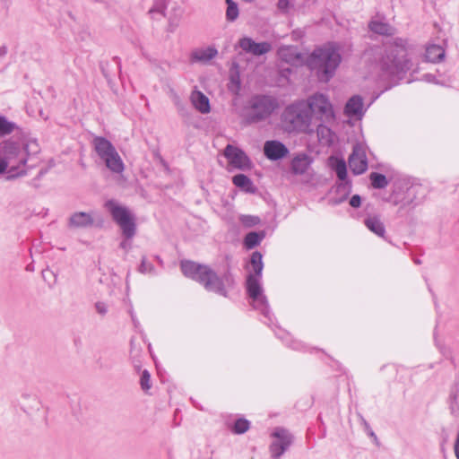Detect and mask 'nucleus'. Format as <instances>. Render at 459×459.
I'll list each match as a JSON object with an SVG mask.
<instances>
[{
    "instance_id": "nucleus-1",
    "label": "nucleus",
    "mask_w": 459,
    "mask_h": 459,
    "mask_svg": "<svg viewBox=\"0 0 459 459\" xmlns=\"http://www.w3.org/2000/svg\"><path fill=\"white\" fill-rule=\"evenodd\" d=\"M180 267L185 276L198 281L206 290L223 297H227L228 290L232 288L235 283L229 268L221 275H219L210 266L192 261H182Z\"/></svg>"
},
{
    "instance_id": "nucleus-2",
    "label": "nucleus",
    "mask_w": 459,
    "mask_h": 459,
    "mask_svg": "<svg viewBox=\"0 0 459 459\" xmlns=\"http://www.w3.org/2000/svg\"><path fill=\"white\" fill-rule=\"evenodd\" d=\"M378 66L381 76L391 81L400 80L410 69V60L407 57V41L395 39L392 44L379 53Z\"/></svg>"
},
{
    "instance_id": "nucleus-3",
    "label": "nucleus",
    "mask_w": 459,
    "mask_h": 459,
    "mask_svg": "<svg viewBox=\"0 0 459 459\" xmlns=\"http://www.w3.org/2000/svg\"><path fill=\"white\" fill-rule=\"evenodd\" d=\"M264 269L263 255L260 252L255 251L250 257V272L247 277L246 289L249 298L252 299L255 309L269 321H272V313L269 307L266 296L262 287V273Z\"/></svg>"
},
{
    "instance_id": "nucleus-4",
    "label": "nucleus",
    "mask_w": 459,
    "mask_h": 459,
    "mask_svg": "<svg viewBox=\"0 0 459 459\" xmlns=\"http://www.w3.org/2000/svg\"><path fill=\"white\" fill-rule=\"evenodd\" d=\"M279 108L278 100L272 95L252 96L241 110V117L247 125L257 124L268 119Z\"/></svg>"
},
{
    "instance_id": "nucleus-5",
    "label": "nucleus",
    "mask_w": 459,
    "mask_h": 459,
    "mask_svg": "<svg viewBox=\"0 0 459 459\" xmlns=\"http://www.w3.org/2000/svg\"><path fill=\"white\" fill-rule=\"evenodd\" d=\"M341 61L339 49L333 46H325L313 51L310 66L320 82H327L334 75Z\"/></svg>"
},
{
    "instance_id": "nucleus-6",
    "label": "nucleus",
    "mask_w": 459,
    "mask_h": 459,
    "mask_svg": "<svg viewBox=\"0 0 459 459\" xmlns=\"http://www.w3.org/2000/svg\"><path fill=\"white\" fill-rule=\"evenodd\" d=\"M311 114L305 101H299L285 108L281 121L289 132L311 134Z\"/></svg>"
},
{
    "instance_id": "nucleus-7",
    "label": "nucleus",
    "mask_w": 459,
    "mask_h": 459,
    "mask_svg": "<svg viewBox=\"0 0 459 459\" xmlns=\"http://www.w3.org/2000/svg\"><path fill=\"white\" fill-rule=\"evenodd\" d=\"M29 145L21 147L14 142H4L2 147V160L8 162L10 168L8 173L10 174L7 178L11 179L16 177L23 176L26 171L20 169L21 166H25L27 158V149Z\"/></svg>"
},
{
    "instance_id": "nucleus-8",
    "label": "nucleus",
    "mask_w": 459,
    "mask_h": 459,
    "mask_svg": "<svg viewBox=\"0 0 459 459\" xmlns=\"http://www.w3.org/2000/svg\"><path fill=\"white\" fill-rule=\"evenodd\" d=\"M92 146L98 156L111 172L115 174L123 173L125 164L109 140L102 136H95L92 140Z\"/></svg>"
},
{
    "instance_id": "nucleus-9",
    "label": "nucleus",
    "mask_w": 459,
    "mask_h": 459,
    "mask_svg": "<svg viewBox=\"0 0 459 459\" xmlns=\"http://www.w3.org/2000/svg\"><path fill=\"white\" fill-rule=\"evenodd\" d=\"M105 207L110 212L115 222L120 227L123 235L127 238H132L136 232V225L134 217L130 211L119 205L114 200H108L105 204Z\"/></svg>"
},
{
    "instance_id": "nucleus-10",
    "label": "nucleus",
    "mask_w": 459,
    "mask_h": 459,
    "mask_svg": "<svg viewBox=\"0 0 459 459\" xmlns=\"http://www.w3.org/2000/svg\"><path fill=\"white\" fill-rule=\"evenodd\" d=\"M309 108V112L323 121H331L334 119V111L328 97L323 93H315L305 101Z\"/></svg>"
},
{
    "instance_id": "nucleus-11",
    "label": "nucleus",
    "mask_w": 459,
    "mask_h": 459,
    "mask_svg": "<svg viewBox=\"0 0 459 459\" xmlns=\"http://www.w3.org/2000/svg\"><path fill=\"white\" fill-rule=\"evenodd\" d=\"M271 436L275 440L271 443L269 451L273 459H280L291 446L293 437L286 429L281 427L275 428Z\"/></svg>"
},
{
    "instance_id": "nucleus-12",
    "label": "nucleus",
    "mask_w": 459,
    "mask_h": 459,
    "mask_svg": "<svg viewBox=\"0 0 459 459\" xmlns=\"http://www.w3.org/2000/svg\"><path fill=\"white\" fill-rule=\"evenodd\" d=\"M349 166L355 175L363 174L368 169V159L364 149L359 145H355L352 153L349 157Z\"/></svg>"
},
{
    "instance_id": "nucleus-13",
    "label": "nucleus",
    "mask_w": 459,
    "mask_h": 459,
    "mask_svg": "<svg viewBox=\"0 0 459 459\" xmlns=\"http://www.w3.org/2000/svg\"><path fill=\"white\" fill-rule=\"evenodd\" d=\"M224 156L233 167L244 169L249 167L250 160L247 154L239 148L228 144L224 149Z\"/></svg>"
},
{
    "instance_id": "nucleus-14",
    "label": "nucleus",
    "mask_w": 459,
    "mask_h": 459,
    "mask_svg": "<svg viewBox=\"0 0 459 459\" xmlns=\"http://www.w3.org/2000/svg\"><path fill=\"white\" fill-rule=\"evenodd\" d=\"M264 153L268 160H278L289 154V149L280 141L270 140L264 144Z\"/></svg>"
},
{
    "instance_id": "nucleus-15",
    "label": "nucleus",
    "mask_w": 459,
    "mask_h": 459,
    "mask_svg": "<svg viewBox=\"0 0 459 459\" xmlns=\"http://www.w3.org/2000/svg\"><path fill=\"white\" fill-rule=\"evenodd\" d=\"M239 47L247 53L254 56H262L271 51L272 45L269 42L256 43L251 38L244 37L238 41Z\"/></svg>"
},
{
    "instance_id": "nucleus-16",
    "label": "nucleus",
    "mask_w": 459,
    "mask_h": 459,
    "mask_svg": "<svg viewBox=\"0 0 459 459\" xmlns=\"http://www.w3.org/2000/svg\"><path fill=\"white\" fill-rule=\"evenodd\" d=\"M217 55L218 50L215 47L210 46L207 48H195L191 52L190 61L191 63L207 64L216 57Z\"/></svg>"
},
{
    "instance_id": "nucleus-17",
    "label": "nucleus",
    "mask_w": 459,
    "mask_h": 459,
    "mask_svg": "<svg viewBox=\"0 0 459 459\" xmlns=\"http://www.w3.org/2000/svg\"><path fill=\"white\" fill-rule=\"evenodd\" d=\"M94 224L92 213L77 212L73 213L68 220V227L73 229L90 228Z\"/></svg>"
},
{
    "instance_id": "nucleus-18",
    "label": "nucleus",
    "mask_w": 459,
    "mask_h": 459,
    "mask_svg": "<svg viewBox=\"0 0 459 459\" xmlns=\"http://www.w3.org/2000/svg\"><path fill=\"white\" fill-rule=\"evenodd\" d=\"M344 113L350 117L360 118L364 114L362 98L359 95L352 96L345 105Z\"/></svg>"
},
{
    "instance_id": "nucleus-19",
    "label": "nucleus",
    "mask_w": 459,
    "mask_h": 459,
    "mask_svg": "<svg viewBox=\"0 0 459 459\" xmlns=\"http://www.w3.org/2000/svg\"><path fill=\"white\" fill-rule=\"evenodd\" d=\"M279 57L291 65H296L301 61V54L298 51L296 47L293 46H283L278 49Z\"/></svg>"
},
{
    "instance_id": "nucleus-20",
    "label": "nucleus",
    "mask_w": 459,
    "mask_h": 459,
    "mask_svg": "<svg viewBox=\"0 0 459 459\" xmlns=\"http://www.w3.org/2000/svg\"><path fill=\"white\" fill-rule=\"evenodd\" d=\"M193 106L202 114L210 112L211 107L209 99L200 91L194 90L190 96Z\"/></svg>"
},
{
    "instance_id": "nucleus-21",
    "label": "nucleus",
    "mask_w": 459,
    "mask_h": 459,
    "mask_svg": "<svg viewBox=\"0 0 459 459\" xmlns=\"http://www.w3.org/2000/svg\"><path fill=\"white\" fill-rule=\"evenodd\" d=\"M316 134L319 143L324 146L332 145L336 138L334 132H333L331 128L323 124L318 125L316 128Z\"/></svg>"
},
{
    "instance_id": "nucleus-22",
    "label": "nucleus",
    "mask_w": 459,
    "mask_h": 459,
    "mask_svg": "<svg viewBox=\"0 0 459 459\" xmlns=\"http://www.w3.org/2000/svg\"><path fill=\"white\" fill-rule=\"evenodd\" d=\"M365 226L377 236L385 238V228L378 216H368L364 220Z\"/></svg>"
},
{
    "instance_id": "nucleus-23",
    "label": "nucleus",
    "mask_w": 459,
    "mask_h": 459,
    "mask_svg": "<svg viewBox=\"0 0 459 459\" xmlns=\"http://www.w3.org/2000/svg\"><path fill=\"white\" fill-rule=\"evenodd\" d=\"M334 171L338 178L342 181V183L338 185V188L342 187L344 190L350 191L351 184L349 180H347V166L343 160H337L334 166Z\"/></svg>"
},
{
    "instance_id": "nucleus-24",
    "label": "nucleus",
    "mask_w": 459,
    "mask_h": 459,
    "mask_svg": "<svg viewBox=\"0 0 459 459\" xmlns=\"http://www.w3.org/2000/svg\"><path fill=\"white\" fill-rule=\"evenodd\" d=\"M445 57V50L439 45H430L426 48L425 58L429 62L437 63Z\"/></svg>"
},
{
    "instance_id": "nucleus-25",
    "label": "nucleus",
    "mask_w": 459,
    "mask_h": 459,
    "mask_svg": "<svg viewBox=\"0 0 459 459\" xmlns=\"http://www.w3.org/2000/svg\"><path fill=\"white\" fill-rule=\"evenodd\" d=\"M368 28L372 32L379 35L390 36L394 33V28L387 22L381 21H371Z\"/></svg>"
},
{
    "instance_id": "nucleus-26",
    "label": "nucleus",
    "mask_w": 459,
    "mask_h": 459,
    "mask_svg": "<svg viewBox=\"0 0 459 459\" xmlns=\"http://www.w3.org/2000/svg\"><path fill=\"white\" fill-rule=\"evenodd\" d=\"M233 184L247 193H254L255 187L252 180L244 174H237L232 178Z\"/></svg>"
},
{
    "instance_id": "nucleus-27",
    "label": "nucleus",
    "mask_w": 459,
    "mask_h": 459,
    "mask_svg": "<svg viewBox=\"0 0 459 459\" xmlns=\"http://www.w3.org/2000/svg\"><path fill=\"white\" fill-rule=\"evenodd\" d=\"M309 166L308 158L307 155H299L291 161V169L295 174H304Z\"/></svg>"
},
{
    "instance_id": "nucleus-28",
    "label": "nucleus",
    "mask_w": 459,
    "mask_h": 459,
    "mask_svg": "<svg viewBox=\"0 0 459 459\" xmlns=\"http://www.w3.org/2000/svg\"><path fill=\"white\" fill-rule=\"evenodd\" d=\"M265 234L264 231L255 232L252 231L246 235L244 238V245L247 249H252L257 247L264 239Z\"/></svg>"
},
{
    "instance_id": "nucleus-29",
    "label": "nucleus",
    "mask_w": 459,
    "mask_h": 459,
    "mask_svg": "<svg viewBox=\"0 0 459 459\" xmlns=\"http://www.w3.org/2000/svg\"><path fill=\"white\" fill-rule=\"evenodd\" d=\"M168 7V0H155L152 7L149 10V13L152 19L164 17Z\"/></svg>"
},
{
    "instance_id": "nucleus-30",
    "label": "nucleus",
    "mask_w": 459,
    "mask_h": 459,
    "mask_svg": "<svg viewBox=\"0 0 459 459\" xmlns=\"http://www.w3.org/2000/svg\"><path fill=\"white\" fill-rule=\"evenodd\" d=\"M371 186L376 189H382L387 186L388 180L383 174L377 172H372L369 175Z\"/></svg>"
},
{
    "instance_id": "nucleus-31",
    "label": "nucleus",
    "mask_w": 459,
    "mask_h": 459,
    "mask_svg": "<svg viewBox=\"0 0 459 459\" xmlns=\"http://www.w3.org/2000/svg\"><path fill=\"white\" fill-rule=\"evenodd\" d=\"M250 428V422L244 419V418H238L235 420L233 425L230 427V430L234 434H244L246 433Z\"/></svg>"
},
{
    "instance_id": "nucleus-32",
    "label": "nucleus",
    "mask_w": 459,
    "mask_h": 459,
    "mask_svg": "<svg viewBox=\"0 0 459 459\" xmlns=\"http://www.w3.org/2000/svg\"><path fill=\"white\" fill-rule=\"evenodd\" d=\"M239 15L238 7L236 2L227 4L226 20L230 22H235Z\"/></svg>"
},
{
    "instance_id": "nucleus-33",
    "label": "nucleus",
    "mask_w": 459,
    "mask_h": 459,
    "mask_svg": "<svg viewBox=\"0 0 459 459\" xmlns=\"http://www.w3.org/2000/svg\"><path fill=\"white\" fill-rule=\"evenodd\" d=\"M15 124L8 121L4 117L0 116V135H7L13 132Z\"/></svg>"
},
{
    "instance_id": "nucleus-34",
    "label": "nucleus",
    "mask_w": 459,
    "mask_h": 459,
    "mask_svg": "<svg viewBox=\"0 0 459 459\" xmlns=\"http://www.w3.org/2000/svg\"><path fill=\"white\" fill-rule=\"evenodd\" d=\"M138 271L143 274L155 275L157 273L153 264L149 263L145 256H143Z\"/></svg>"
},
{
    "instance_id": "nucleus-35",
    "label": "nucleus",
    "mask_w": 459,
    "mask_h": 459,
    "mask_svg": "<svg viewBox=\"0 0 459 459\" xmlns=\"http://www.w3.org/2000/svg\"><path fill=\"white\" fill-rule=\"evenodd\" d=\"M239 220L246 227H253L260 222V218L254 215H241Z\"/></svg>"
},
{
    "instance_id": "nucleus-36",
    "label": "nucleus",
    "mask_w": 459,
    "mask_h": 459,
    "mask_svg": "<svg viewBox=\"0 0 459 459\" xmlns=\"http://www.w3.org/2000/svg\"><path fill=\"white\" fill-rule=\"evenodd\" d=\"M96 363L98 368L101 370H109L114 366L113 361L107 357H100Z\"/></svg>"
},
{
    "instance_id": "nucleus-37",
    "label": "nucleus",
    "mask_w": 459,
    "mask_h": 459,
    "mask_svg": "<svg viewBox=\"0 0 459 459\" xmlns=\"http://www.w3.org/2000/svg\"><path fill=\"white\" fill-rule=\"evenodd\" d=\"M140 385L142 389L146 392L151 388V375L148 370L144 369L142 373Z\"/></svg>"
},
{
    "instance_id": "nucleus-38",
    "label": "nucleus",
    "mask_w": 459,
    "mask_h": 459,
    "mask_svg": "<svg viewBox=\"0 0 459 459\" xmlns=\"http://www.w3.org/2000/svg\"><path fill=\"white\" fill-rule=\"evenodd\" d=\"M294 0H278L277 9L283 14H287L293 6Z\"/></svg>"
},
{
    "instance_id": "nucleus-39",
    "label": "nucleus",
    "mask_w": 459,
    "mask_h": 459,
    "mask_svg": "<svg viewBox=\"0 0 459 459\" xmlns=\"http://www.w3.org/2000/svg\"><path fill=\"white\" fill-rule=\"evenodd\" d=\"M95 309L98 314L105 316L108 313V305L105 302L98 301L95 303Z\"/></svg>"
},
{
    "instance_id": "nucleus-40",
    "label": "nucleus",
    "mask_w": 459,
    "mask_h": 459,
    "mask_svg": "<svg viewBox=\"0 0 459 459\" xmlns=\"http://www.w3.org/2000/svg\"><path fill=\"white\" fill-rule=\"evenodd\" d=\"M360 204L361 198L359 195H354L350 200V204L351 207L358 208L360 206Z\"/></svg>"
},
{
    "instance_id": "nucleus-41",
    "label": "nucleus",
    "mask_w": 459,
    "mask_h": 459,
    "mask_svg": "<svg viewBox=\"0 0 459 459\" xmlns=\"http://www.w3.org/2000/svg\"><path fill=\"white\" fill-rule=\"evenodd\" d=\"M421 187L420 186H411L407 189L408 197L415 195Z\"/></svg>"
},
{
    "instance_id": "nucleus-42",
    "label": "nucleus",
    "mask_w": 459,
    "mask_h": 459,
    "mask_svg": "<svg viewBox=\"0 0 459 459\" xmlns=\"http://www.w3.org/2000/svg\"><path fill=\"white\" fill-rule=\"evenodd\" d=\"M8 168V162L0 159V174L4 173Z\"/></svg>"
},
{
    "instance_id": "nucleus-43",
    "label": "nucleus",
    "mask_w": 459,
    "mask_h": 459,
    "mask_svg": "<svg viewBox=\"0 0 459 459\" xmlns=\"http://www.w3.org/2000/svg\"><path fill=\"white\" fill-rule=\"evenodd\" d=\"M455 455L457 459H459V434L455 443Z\"/></svg>"
},
{
    "instance_id": "nucleus-44",
    "label": "nucleus",
    "mask_w": 459,
    "mask_h": 459,
    "mask_svg": "<svg viewBox=\"0 0 459 459\" xmlns=\"http://www.w3.org/2000/svg\"><path fill=\"white\" fill-rule=\"evenodd\" d=\"M290 346L294 350H299L301 347V343L299 342L293 341Z\"/></svg>"
},
{
    "instance_id": "nucleus-45",
    "label": "nucleus",
    "mask_w": 459,
    "mask_h": 459,
    "mask_svg": "<svg viewBox=\"0 0 459 459\" xmlns=\"http://www.w3.org/2000/svg\"><path fill=\"white\" fill-rule=\"evenodd\" d=\"M129 246V244L126 242V241H122L120 243V247L124 249L127 248V247Z\"/></svg>"
},
{
    "instance_id": "nucleus-46",
    "label": "nucleus",
    "mask_w": 459,
    "mask_h": 459,
    "mask_svg": "<svg viewBox=\"0 0 459 459\" xmlns=\"http://www.w3.org/2000/svg\"><path fill=\"white\" fill-rule=\"evenodd\" d=\"M425 77L427 78L428 81L430 82L433 76L431 74H426Z\"/></svg>"
},
{
    "instance_id": "nucleus-47",
    "label": "nucleus",
    "mask_w": 459,
    "mask_h": 459,
    "mask_svg": "<svg viewBox=\"0 0 459 459\" xmlns=\"http://www.w3.org/2000/svg\"><path fill=\"white\" fill-rule=\"evenodd\" d=\"M370 436H371V437H375V439H377V436L375 435V433H374L372 430L370 431Z\"/></svg>"
},
{
    "instance_id": "nucleus-48",
    "label": "nucleus",
    "mask_w": 459,
    "mask_h": 459,
    "mask_svg": "<svg viewBox=\"0 0 459 459\" xmlns=\"http://www.w3.org/2000/svg\"><path fill=\"white\" fill-rule=\"evenodd\" d=\"M156 259L159 261L160 264H162V260L160 258V256H156Z\"/></svg>"
},
{
    "instance_id": "nucleus-49",
    "label": "nucleus",
    "mask_w": 459,
    "mask_h": 459,
    "mask_svg": "<svg viewBox=\"0 0 459 459\" xmlns=\"http://www.w3.org/2000/svg\"><path fill=\"white\" fill-rule=\"evenodd\" d=\"M225 1H226V4L233 3L234 2L233 0H225Z\"/></svg>"
},
{
    "instance_id": "nucleus-50",
    "label": "nucleus",
    "mask_w": 459,
    "mask_h": 459,
    "mask_svg": "<svg viewBox=\"0 0 459 459\" xmlns=\"http://www.w3.org/2000/svg\"><path fill=\"white\" fill-rule=\"evenodd\" d=\"M416 264H420V261L419 259H415L414 261Z\"/></svg>"
},
{
    "instance_id": "nucleus-51",
    "label": "nucleus",
    "mask_w": 459,
    "mask_h": 459,
    "mask_svg": "<svg viewBox=\"0 0 459 459\" xmlns=\"http://www.w3.org/2000/svg\"><path fill=\"white\" fill-rule=\"evenodd\" d=\"M451 410H452V411H455L454 404H451Z\"/></svg>"
},
{
    "instance_id": "nucleus-52",
    "label": "nucleus",
    "mask_w": 459,
    "mask_h": 459,
    "mask_svg": "<svg viewBox=\"0 0 459 459\" xmlns=\"http://www.w3.org/2000/svg\"><path fill=\"white\" fill-rule=\"evenodd\" d=\"M4 53H6V50H5V49H4L3 51H1V54H4Z\"/></svg>"
},
{
    "instance_id": "nucleus-53",
    "label": "nucleus",
    "mask_w": 459,
    "mask_h": 459,
    "mask_svg": "<svg viewBox=\"0 0 459 459\" xmlns=\"http://www.w3.org/2000/svg\"><path fill=\"white\" fill-rule=\"evenodd\" d=\"M4 53H6V50H5V49H4L3 51H1V54H4Z\"/></svg>"
},
{
    "instance_id": "nucleus-54",
    "label": "nucleus",
    "mask_w": 459,
    "mask_h": 459,
    "mask_svg": "<svg viewBox=\"0 0 459 459\" xmlns=\"http://www.w3.org/2000/svg\"><path fill=\"white\" fill-rule=\"evenodd\" d=\"M245 2H247V3H250L252 2L253 0H244Z\"/></svg>"
}]
</instances>
